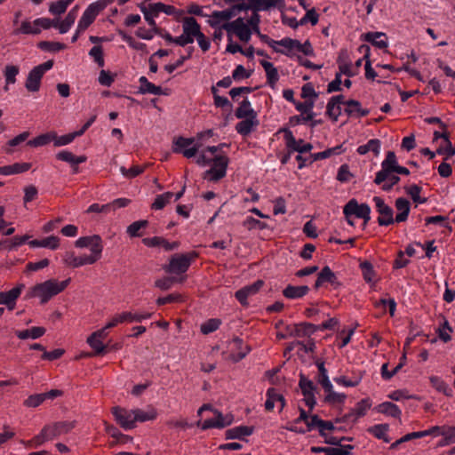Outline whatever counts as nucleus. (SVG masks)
<instances>
[{
    "mask_svg": "<svg viewBox=\"0 0 455 455\" xmlns=\"http://www.w3.org/2000/svg\"><path fill=\"white\" fill-rule=\"evenodd\" d=\"M313 323L307 322L299 323V329L295 335L294 344L298 346L297 355L303 363L311 364L313 359Z\"/></svg>",
    "mask_w": 455,
    "mask_h": 455,
    "instance_id": "1",
    "label": "nucleus"
},
{
    "mask_svg": "<svg viewBox=\"0 0 455 455\" xmlns=\"http://www.w3.org/2000/svg\"><path fill=\"white\" fill-rule=\"evenodd\" d=\"M199 257V253L191 251L188 253H175L171 256L169 263L163 266V270L171 275H181L188 271L193 260Z\"/></svg>",
    "mask_w": 455,
    "mask_h": 455,
    "instance_id": "2",
    "label": "nucleus"
},
{
    "mask_svg": "<svg viewBox=\"0 0 455 455\" xmlns=\"http://www.w3.org/2000/svg\"><path fill=\"white\" fill-rule=\"evenodd\" d=\"M58 295L53 278L48 279L32 286L25 295V299L38 297L42 305L46 304L52 298Z\"/></svg>",
    "mask_w": 455,
    "mask_h": 455,
    "instance_id": "3",
    "label": "nucleus"
},
{
    "mask_svg": "<svg viewBox=\"0 0 455 455\" xmlns=\"http://www.w3.org/2000/svg\"><path fill=\"white\" fill-rule=\"evenodd\" d=\"M341 286L342 283L337 274L328 266H325L317 273L316 280L315 281V289L338 290Z\"/></svg>",
    "mask_w": 455,
    "mask_h": 455,
    "instance_id": "4",
    "label": "nucleus"
},
{
    "mask_svg": "<svg viewBox=\"0 0 455 455\" xmlns=\"http://www.w3.org/2000/svg\"><path fill=\"white\" fill-rule=\"evenodd\" d=\"M213 166L204 173V179L217 182L227 174L229 158L227 156H215L212 159Z\"/></svg>",
    "mask_w": 455,
    "mask_h": 455,
    "instance_id": "5",
    "label": "nucleus"
},
{
    "mask_svg": "<svg viewBox=\"0 0 455 455\" xmlns=\"http://www.w3.org/2000/svg\"><path fill=\"white\" fill-rule=\"evenodd\" d=\"M77 248L90 247L91 256L100 259L103 251V242L100 235L82 236L75 242Z\"/></svg>",
    "mask_w": 455,
    "mask_h": 455,
    "instance_id": "6",
    "label": "nucleus"
},
{
    "mask_svg": "<svg viewBox=\"0 0 455 455\" xmlns=\"http://www.w3.org/2000/svg\"><path fill=\"white\" fill-rule=\"evenodd\" d=\"M195 141V138H184L180 136L175 138L172 142V152L176 154H182L187 158L194 157L200 148V144H196L191 148L187 147L192 145Z\"/></svg>",
    "mask_w": 455,
    "mask_h": 455,
    "instance_id": "7",
    "label": "nucleus"
},
{
    "mask_svg": "<svg viewBox=\"0 0 455 455\" xmlns=\"http://www.w3.org/2000/svg\"><path fill=\"white\" fill-rule=\"evenodd\" d=\"M315 428H316L320 435L324 438L326 443L337 445L344 439H339L332 435L333 431L336 429L332 421L323 420L317 415H315Z\"/></svg>",
    "mask_w": 455,
    "mask_h": 455,
    "instance_id": "8",
    "label": "nucleus"
},
{
    "mask_svg": "<svg viewBox=\"0 0 455 455\" xmlns=\"http://www.w3.org/2000/svg\"><path fill=\"white\" fill-rule=\"evenodd\" d=\"M111 413L113 414L116 422L124 430L134 429L137 427V425H134L133 423V412H132V410L115 406L111 409Z\"/></svg>",
    "mask_w": 455,
    "mask_h": 455,
    "instance_id": "9",
    "label": "nucleus"
},
{
    "mask_svg": "<svg viewBox=\"0 0 455 455\" xmlns=\"http://www.w3.org/2000/svg\"><path fill=\"white\" fill-rule=\"evenodd\" d=\"M343 212L346 218L355 216L356 218L363 219L367 222L371 217L370 206L366 204H359L356 200L351 199L344 207Z\"/></svg>",
    "mask_w": 455,
    "mask_h": 455,
    "instance_id": "10",
    "label": "nucleus"
},
{
    "mask_svg": "<svg viewBox=\"0 0 455 455\" xmlns=\"http://www.w3.org/2000/svg\"><path fill=\"white\" fill-rule=\"evenodd\" d=\"M280 132L284 133V140L287 149H291L292 152H298L299 154L309 152L313 148L311 143H304L303 140H297L292 134V132L288 128H283Z\"/></svg>",
    "mask_w": 455,
    "mask_h": 455,
    "instance_id": "11",
    "label": "nucleus"
},
{
    "mask_svg": "<svg viewBox=\"0 0 455 455\" xmlns=\"http://www.w3.org/2000/svg\"><path fill=\"white\" fill-rule=\"evenodd\" d=\"M373 202L375 204V207L377 212L379 213V217L378 218V223L379 226H388L395 222L393 217V209L389 207L384 200L379 196L373 197Z\"/></svg>",
    "mask_w": 455,
    "mask_h": 455,
    "instance_id": "12",
    "label": "nucleus"
},
{
    "mask_svg": "<svg viewBox=\"0 0 455 455\" xmlns=\"http://www.w3.org/2000/svg\"><path fill=\"white\" fill-rule=\"evenodd\" d=\"M75 427L76 421H58L52 425H45L44 427L46 429L50 440H52L60 435L69 433Z\"/></svg>",
    "mask_w": 455,
    "mask_h": 455,
    "instance_id": "13",
    "label": "nucleus"
},
{
    "mask_svg": "<svg viewBox=\"0 0 455 455\" xmlns=\"http://www.w3.org/2000/svg\"><path fill=\"white\" fill-rule=\"evenodd\" d=\"M264 281L261 279L257 280L251 284L246 285L235 291V297L242 306H248L247 299L259 292L263 287Z\"/></svg>",
    "mask_w": 455,
    "mask_h": 455,
    "instance_id": "14",
    "label": "nucleus"
},
{
    "mask_svg": "<svg viewBox=\"0 0 455 455\" xmlns=\"http://www.w3.org/2000/svg\"><path fill=\"white\" fill-rule=\"evenodd\" d=\"M100 12L102 11L95 3L90 4L78 21V30H86L94 22Z\"/></svg>",
    "mask_w": 455,
    "mask_h": 455,
    "instance_id": "15",
    "label": "nucleus"
},
{
    "mask_svg": "<svg viewBox=\"0 0 455 455\" xmlns=\"http://www.w3.org/2000/svg\"><path fill=\"white\" fill-rule=\"evenodd\" d=\"M99 259L91 255H84L81 257L75 256L74 251H66L63 257V262L73 268L82 267L84 265H92Z\"/></svg>",
    "mask_w": 455,
    "mask_h": 455,
    "instance_id": "16",
    "label": "nucleus"
},
{
    "mask_svg": "<svg viewBox=\"0 0 455 455\" xmlns=\"http://www.w3.org/2000/svg\"><path fill=\"white\" fill-rule=\"evenodd\" d=\"M254 430H255L254 426H237V427H235L226 430L225 439L226 440L237 439V440L248 443V439H246L245 437L251 435L254 433Z\"/></svg>",
    "mask_w": 455,
    "mask_h": 455,
    "instance_id": "17",
    "label": "nucleus"
},
{
    "mask_svg": "<svg viewBox=\"0 0 455 455\" xmlns=\"http://www.w3.org/2000/svg\"><path fill=\"white\" fill-rule=\"evenodd\" d=\"M278 45L283 46L289 51L296 49L298 52H302L305 55H310L313 53V48L309 40H307L304 44H301L297 39L284 37L282 40H279Z\"/></svg>",
    "mask_w": 455,
    "mask_h": 455,
    "instance_id": "18",
    "label": "nucleus"
},
{
    "mask_svg": "<svg viewBox=\"0 0 455 455\" xmlns=\"http://www.w3.org/2000/svg\"><path fill=\"white\" fill-rule=\"evenodd\" d=\"M398 166L396 156L393 151H388L386 158L381 163V169L376 173L374 183H379L385 178V174L388 171H395Z\"/></svg>",
    "mask_w": 455,
    "mask_h": 455,
    "instance_id": "19",
    "label": "nucleus"
},
{
    "mask_svg": "<svg viewBox=\"0 0 455 455\" xmlns=\"http://www.w3.org/2000/svg\"><path fill=\"white\" fill-rule=\"evenodd\" d=\"M152 315L151 313L146 314H133L132 312H123L120 315H116L108 323V327H115L118 323H122L124 322H141L144 319L150 318Z\"/></svg>",
    "mask_w": 455,
    "mask_h": 455,
    "instance_id": "20",
    "label": "nucleus"
},
{
    "mask_svg": "<svg viewBox=\"0 0 455 455\" xmlns=\"http://www.w3.org/2000/svg\"><path fill=\"white\" fill-rule=\"evenodd\" d=\"M299 387L301 389L303 395L305 396L303 401L309 408L310 412L313 411V380L308 379V378L304 373L300 372Z\"/></svg>",
    "mask_w": 455,
    "mask_h": 455,
    "instance_id": "21",
    "label": "nucleus"
},
{
    "mask_svg": "<svg viewBox=\"0 0 455 455\" xmlns=\"http://www.w3.org/2000/svg\"><path fill=\"white\" fill-rule=\"evenodd\" d=\"M324 392L323 402L331 406H339L344 404L347 395L343 393L334 391L333 386L330 383V388L327 386L322 387Z\"/></svg>",
    "mask_w": 455,
    "mask_h": 455,
    "instance_id": "22",
    "label": "nucleus"
},
{
    "mask_svg": "<svg viewBox=\"0 0 455 455\" xmlns=\"http://www.w3.org/2000/svg\"><path fill=\"white\" fill-rule=\"evenodd\" d=\"M362 36L364 41L371 43L379 49H386L388 46L387 37L383 32H368Z\"/></svg>",
    "mask_w": 455,
    "mask_h": 455,
    "instance_id": "23",
    "label": "nucleus"
},
{
    "mask_svg": "<svg viewBox=\"0 0 455 455\" xmlns=\"http://www.w3.org/2000/svg\"><path fill=\"white\" fill-rule=\"evenodd\" d=\"M259 122L257 116H246L235 125V130L239 134L247 136L253 131L254 127L259 125Z\"/></svg>",
    "mask_w": 455,
    "mask_h": 455,
    "instance_id": "24",
    "label": "nucleus"
},
{
    "mask_svg": "<svg viewBox=\"0 0 455 455\" xmlns=\"http://www.w3.org/2000/svg\"><path fill=\"white\" fill-rule=\"evenodd\" d=\"M32 236L30 235H14L12 238H5L0 240V250L6 249L7 251H13L19 246L27 243Z\"/></svg>",
    "mask_w": 455,
    "mask_h": 455,
    "instance_id": "25",
    "label": "nucleus"
},
{
    "mask_svg": "<svg viewBox=\"0 0 455 455\" xmlns=\"http://www.w3.org/2000/svg\"><path fill=\"white\" fill-rule=\"evenodd\" d=\"M43 75L39 73L35 68H33L26 79L25 88L29 92H36L40 90L41 80L43 78Z\"/></svg>",
    "mask_w": 455,
    "mask_h": 455,
    "instance_id": "26",
    "label": "nucleus"
},
{
    "mask_svg": "<svg viewBox=\"0 0 455 455\" xmlns=\"http://www.w3.org/2000/svg\"><path fill=\"white\" fill-rule=\"evenodd\" d=\"M378 413L384 414L395 419H400L402 415L401 409L391 402H383L374 408Z\"/></svg>",
    "mask_w": 455,
    "mask_h": 455,
    "instance_id": "27",
    "label": "nucleus"
},
{
    "mask_svg": "<svg viewBox=\"0 0 455 455\" xmlns=\"http://www.w3.org/2000/svg\"><path fill=\"white\" fill-rule=\"evenodd\" d=\"M395 208L398 213L395 216V221L403 222L408 219L410 213V202L403 197H399L395 200Z\"/></svg>",
    "mask_w": 455,
    "mask_h": 455,
    "instance_id": "28",
    "label": "nucleus"
},
{
    "mask_svg": "<svg viewBox=\"0 0 455 455\" xmlns=\"http://www.w3.org/2000/svg\"><path fill=\"white\" fill-rule=\"evenodd\" d=\"M337 447H315V453L325 452L326 455H349L354 446L350 444L340 445L337 444Z\"/></svg>",
    "mask_w": 455,
    "mask_h": 455,
    "instance_id": "29",
    "label": "nucleus"
},
{
    "mask_svg": "<svg viewBox=\"0 0 455 455\" xmlns=\"http://www.w3.org/2000/svg\"><path fill=\"white\" fill-rule=\"evenodd\" d=\"M310 291V288L307 285L293 286L287 285L283 291V294L287 299H299L307 295Z\"/></svg>",
    "mask_w": 455,
    "mask_h": 455,
    "instance_id": "30",
    "label": "nucleus"
},
{
    "mask_svg": "<svg viewBox=\"0 0 455 455\" xmlns=\"http://www.w3.org/2000/svg\"><path fill=\"white\" fill-rule=\"evenodd\" d=\"M182 22L184 34L193 39L201 32V26L194 17H185Z\"/></svg>",
    "mask_w": 455,
    "mask_h": 455,
    "instance_id": "31",
    "label": "nucleus"
},
{
    "mask_svg": "<svg viewBox=\"0 0 455 455\" xmlns=\"http://www.w3.org/2000/svg\"><path fill=\"white\" fill-rule=\"evenodd\" d=\"M28 243L31 247H44L50 248L51 250H56L60 246V238L56 235H50L42 240H28Z\"/></svg>",
    "mask_w": 455,
    "mask_h": 455,
    "instance_id": "32",
    "label": "nucleus"
},
{
    "mask_svg": "<svg viewBox=\"0 0 455 455\" xmlns=\"http://www.w3.org/2000/svg\"><path fill=\"white\" fill-rule=\"evenodd\" d=\"M30 163H15L0 167V175H12L28 172L31 168Z\"/></svg>",
    "mask_w": 455,
    "mask_h": 455,
    "instance_id": "33",
    "label": "nucleus"
},
{
    "mask_svg": "<svg viewBox=\"0 0 455 455\" xmlns=\"http://www.w3.org/2000/svg\"><path fill=\"white\" fill-rule=\"evenodd\" d=\"M345 112L351 116L360 117L369 114V110L363 108L361 103L355 100L346 101Z\"/></svg>",
    "mask_w": 455,
    "mask_h": 455,
    "instance_id": "34",
    "label": "nucleus"
},
{
    "mask_svg": "<svg viewBox=\"0 0 455 455\" xmlns=\"http://www.w3.org/2000/svg\"><path fill=\"white\" fill-rule=\"evenodd\" d=\"M259 62H260V65L263 67V68L266 71L267 84L272 88H274L276 82L279 80V75H278L277 68L274 67L273 63H271L267 60H262Z\"/></svg>",
    "mask_w": 455,
    "mask_h": 455,
    "instance_id": "35",
    "label": "nucleus"
},
{
    "mask_svg": "<svg viewBox=\"0 0 455 455\" xmlns=\"http://www.w3.org/2000/svg\"><path fill=\"white\" fill-rule=\"evenodd\" d=\"M46 329L42 326L32 327L22 331H16L15 335L20 339H36L44 335Z\"/></svg>",
    "mask_w": 455,
    "mask_h": 455,
    "instance_id": "36",
    "label": "nucleus"
},
{
    "mask_svg": "<svg viewBox=\"0 0 455 455\" xmlns=\"http://www.w3.org/2000/svg\"><path fill=\"white\" fill-rule=\"evenodd\" d=\"M86 342L93 349L95 356H102L108 353V344H103L102 340L99 338H93L90 335Z\"/></svg>",
    "mask_w": 455,
    "mask_h": 455,
    "instance_id": "37",
    "label": "nucleus"
},
{
    "mask_svg": "<svg viewBox=\"0 0 455 455\" xmlns=\"http://www.w3.org/2000/svg\"><path fill=\"white\" fill-rule=\"evenodd\" d=\"M371 402L370 399H363L358 402L354 410L346 416L347 419L353 417V420H356L366 414V411L371 408Z\"/></svg>",
    "mask_w": 455,
    "mask_h": 455,
    "instance_id": "38",
    "label": "nucleus"
},
{
    "mask_svg": "<svg viewBox=\"0 0 455 455\" xmlns=\"http://www.w3.org/2000/svg\"><path fill=\"white\" fill-rule=\"evenodd\" d=\"M235 116L238 119H243L246 116H257V112L251 108V104L248 98H244L240 102V106L235 109Z\"/></svg>",
    "mask_w": 455,
    "mask_h": 455,
    "instance_id": "39",
    "label": "nucleus"
},
{
    "mask_svg": "<svg viewBox=\"0 0 455 455\" xmlns=\"http://www.w3.org/2000/svg\"><path fill=\"white\" fill-rule=\"evenodd\" d=\"M381 142L378 139H371L366 144L361 145L357 148L356 151L359 155H365L372 152L374 156H379L380 152Z\"/></svg>",
    "mask_w": 455,
    "mask_h": 455,
    "instance_id": "40",
    "label": "nucleus"
},
{
    "mask_svg": "<svg viewBox=\"0 0 455 455\" xmlns=\"http://www.w3.org/2000/svg\"><path fill=\"white\" fill-rule=\"evenodd\" d=\"M388 429V424H377L369 427L368 432L374 437L379 440H383L385 443H388L390 442V439L387 435Z\"/></svg>",
    "mask_w": 455,
    "mask_h": 455,
    "instance_id": "41",
    "label": "nucleus"
},
{
    "mask_svg": "<svg viewBox=\"0 0 455 455\" xmlns=\"http://www.w3.org/2000/svg\"><path fill=\"white\" fill-rule=\"evenodd\" d=\"M132 412H133L134 425H136L137 422H145V421H148V420H154L157 416L156 411L153 408L148 411H144L140 409H134V410H132Z\"/></svg>",
    "mask_w": 455,
    "mask_h": 455,
    "instance_id": "42",
    "label": "nucleus"
},
{
    "mask_svg": "<svg viewBox=\"0 0 455 455\" xmlns=\"http://www.w3.org/2000/svg\"><path fill=\"white\" fill-rule=\"evenodd\" d=\"M55 139V132H49L46 133L40 134L36 138L28 140L27 145L29 147H42L49 144L51 141H53Z\"/></svg>",
    "mask_w": 455,
    "mask_h": 455,
    "instance_id": "43",
    "label": "nucleus"
},
{
    "mask_svg": "<svg viewBox=\"0 0 455 455\" xmlns=\"http://www.w3.org/2000/svg\"><path fill=\"white\" fill-rule=\"evenodd\" d=\"M185 279L186 276L180 278H177L175 276H164L155 281V287L160 289L161 291H168L172 288L173 283H183Z\"/></svg>",
    "mask_w": 455,
    "mask_h": 455,
    "instance_id": "44",
    "label": "nucleus"
},
{
    "mask_svg": "<svg viewBox=\"0 0 455 455\" xmlns=\"http://www.w3.org/2000/svg\"><path fill=\"white\" fill-rule=\"evenodd\" d=\"M429 381L432 387L438 392L443 393L446 396H451L452 390L448 384L438 376H431Z\"/></svg>",
    "mask_w": 455,
    "mask_h": 455,
    "instance_id": "45",
    "label": "nucleus"
},
{
    "mask_svg": "<svg viewBox=\"0 0 455 455\" xmlns=\"http://www.w3.org/2000/svg\"><path fill=\"white\" fill-rule=\"evenodd\" d=\"M148 224L149 222L147 220L134 221L127 227L126 233L131 237H141L143 232H140V229L148 228Z\"/></svg>",
    "mask_w": 455,
    "mask_h": 455,
    "instance_id": "46",
    "label": "nucleus"
},
{
    "mask_svg": "<svg viewBox=\"0 0 455 455\" xmlns=\"http://www.w3.org/2000/svg\"><path fill=\"white\" fill-rule=\"evenodd\" d=\"M400 180V178L398 177V175L395 173V171H388L386 174H385V178L380 180L379 183H376L377 185H381L382 184V187L381 188L384 190V191H389L392 189V188L397 184Z\"/></svg>",
    "mask_w": 455,
    "mask_h": 455,
    "instance_id": "47",
    "label": "nucleus"
},
{
    "mask_svg": "<svg viewBox=\"0 0 455 455\" xmlns=\"http://www.w3.org/2000/svg\"><path fill=\"white\" fill-rule=\"evenodd\" d=\"M243 20V18L238 17L236 20L231 22L226 21L225 23L220 25V29L226 30L228 33V42H231V39H233V34L236 36V33L241 26Z\"/></svg>",
    "mask_w": 455,
    "mask_h": 455,
    "instance_id": "48",
    "label": "nucleus"
},
{
    "mask_svg": "<svg viewBox=\"0 0 455 455\" xmlns=\"http://www.w3.org/2000/svg\"><path fill=\"white\" fill-rule=\"evenodd\" d=\"M138 6L143 13L145 20L151 27L154 34L161 35L162 28L156 25V20L153 18L152 12H148V9L145 6L144 3L140 4Z\"/></svg>",
    "mask_w": 455,
    "mask_h": 455,
    "instance_id": "49",
    "label": "nucleus"
},
{
    "mask_svg": "<svg viewBox=\"0 0 455 455\" xmlns=\"http://www.w3.org/2000/svg\"><path fill=\"white\" fill-rule=\"evenodd\" d=\"M73 3V0H58L52 2L49 5V12L53 15H61L66 12L67 8Z\"/></svg>",
    "mask_w": 455,
    "mask_h": 455,
    "instance_id": "50",
    "label": "nucleus"
},
{
    "mask_svg": "<svg viewBox=\"0 0 455 455\" xmlns=\"http://www.w3.org/2000/svg\"><path fill=\"white\" fill-rule=\"evenodd\" d=\"M315 365L318 370V383L323 386H327L330 388L331 380L328 376V371L325 368V363L323 361L316 360L315 362Z\"/></svg>",
    "mask_w": 455,
    "mask_h": 455,
    "instance_id": "51",
    "label": "nucleus"
},
{
    "mask_svg": "<svg viewBox=\"0 0 455 455\" xmlns=\"http://www.w3.org/2000/svg\"><path fill=\"white\" fill-rule=\"evenodd\" d=\"M37 47L44 52H56L59 51L65 50L67 48V45L60 42L40 41L37 44Z\"/></svg>",
    "mask_w": 455,
    "mask_h": 455,
    "instance_id": "52",
    "label": "nucleus"
},
{
    "mask_svg": "<svg viewBox=\"0 0 455 455\" xmlns=\"http://www.w3.org/2000/svg\"><path fill=\"white\" fill-rule=\"evenodd\" d=\"M404 190L408 196H411L412 201L416 204H424L427 202V198H423L420 196V193L422 190V188L413 184L411 186H407L404 188Z\"/></svg>",
    "mask_w": 455,
    "mask_h": 455,
    "instance_id": "53",
    "label": "nucleus"
},
{
    "mask_svg": "<svg viewBox=\"0 0 455 455\" xmlns=\"http://www.w3.org/2000/svg\"><path fill=\"white\" fill-rule=\"evenodd\" d=\"M443 440L440 442V446L449 445L455 443V427L443 426L442 430Z\"/></svg>",
    "mask_w": 455,
    "mask_h": 455,
    "instance_id": "54",
    "label": "nucleus"
},
{
    "mask_svg": "<svg viewBox=\"0 0 455 455\" xmlns=\"http://www.w3.org/2000/svg\"><path fill=\"white\" fill-rule=\"evenodd\" d=\"M41 33L40 28H33L31 22L24 20L19 28L13 30L14 35L24 34V35H39Z\"/></svg>",
    "mask_w": 455,
    "mask_h": 455,
    "instance_id": "55",
    "label": "nucleus"
},
{
    "mask_svg": "<svg viewBox=\"0 0 455 455\" xmlns=\"http://www.w3.org/2000/svg\"><path fill=\"white\" fill-rule=\"evenodd\" d=\"M221 324L219 318H211L201 324L200 331L203 334L207 335L217 331Z\"/></svg>",
    "mask_w": 455,
    "mask_h": 455,
    "instance_id": "56",
    "label": "nucleus"
},
{
    "mask_svg": "<svg viewBox=\"0 0 455 455\" xmlns=\"http://www.w3.org/2000/svg\"><path fill=\"white\" fill-rule=\"evenodd\" d=\"M443 323L437 329V333L440 339L443 342H448L451 339V333L452 332V328L446 318L443 317Z\"/></svg>",
    "mask_w": 455,
    "mask_h": 455,
    "instance_id": "57",
    "label": "nucleus"
},
{
    "mask_svg": "<svg viewBox=\"0 0 455 455\" xmlns=\"http://www.w3.org/2000/svg\"><path fill=\"white\" fill-rule=\"evenodd\" d=\"M173 196L172 192H165L162 195L156 196L154 203L151 204V209L153 210H162L165 207V205L170 202L171 198Z\"/></svg>",
    "mask_w": 455,
    "mask_h": 455,
    "instance_id": "58",
    "label": "nucleus"
},
{
    "mask_svg": "<svg viewBox=\"0 0 455 455\" xmlns=\"http://www.w3.org/2000/svg\"><path fill=\"white\" fill-rule=\"evenodd\" d=\"M25 288L24 283H19L15 287L12 288V294H10V298L8 299L5 306L8 310H13L16 306V300L20 296L22 290Z\"/></svg>",
    "mask_w": 455,
    "mask_h": 455,
    "instance_id": "59",
    "label": "nucleus"
},
{
    "mask_svg": "<svg viewBox=\"0 0 455 455\" xmlns=\"http://www.w3.org/2000/svg\"><path fill=\"white\" fill-rule=\"evenodd\" d=\"M343 151H344L343 146L339 145V146L328 148L326 150H323L322 152L315 153V161L325 159L331 156L340 155Z\"/></svg>",
    "mask_w": 455,
    "mask_h": 455,
    "instance_id": "60",
    "label": "nucleus"
},
{
    "mask_svg": "<svg viewBox=\"0 0 455 455\" xmlns=\"http://www.w3.org/2000/svg\"><path fill=\"white\" fill-rule=\"evenodd\" d=\"M442 137L445 141V146L439 148L436 150V154L446 155L447 156L445 159L447 160L449 157L453 156L455 155V148L452 147L447 133H443Z\"/></svg>",
    "mask_w": 455,
    "mask_h": 455,
    "instance_id": "61",
    "label": "nucleus"
},
{
    "mask_svg": "<svg viewBox=\"0 0 455 455\" xmlns=\"http://www.w3.org/2000/svg\"><path fill=\"white\" fill-rule=\"evenodd\" d=\"M212 20H208V23H209L210 27H212L213 28H217L220 26V23L221 20H224V21L230 20L228 16V13L225 10L224 11H214L212 13Z\"/></svg>",
    "mask_w": 455,
    "mask_h": 455,
    "instance_id": "62",
    "label": "nucleus"
},
{
    "mask_svg": "<svg viewBox=\"0 0 455 455\" xmlns=\"http://www.w3.org/2000/svg\"><path fill=\"white\" fill-rule=\"evenodd\" d=\"M89 55L93 58L94 61L99 67L102 68L105 65L103 48L101 45H95L89 51Z\"/></svg>",
    "mask_w": 455,
    "mask_h": 455,
    "instance_id": "63",
    "label": "nucleus"
},
{
    "mask_svg": "<svg viewBox=\"0 0 455 455\" xmlns=\"http://www.w3.org/2000/svg\"><path fill=\"white\" fill-rule=\"evenodd\" d=\"M251 34L252 32L251 28L244 22L243 19L236 33V36L239 38L240 41L243 43H248L251 40Z\"/></svg>",
    "mask_w": 455,
    "mask_h": 455,
    "instance_id": "64",
    "label": "nucleus"
}]
</instances>
